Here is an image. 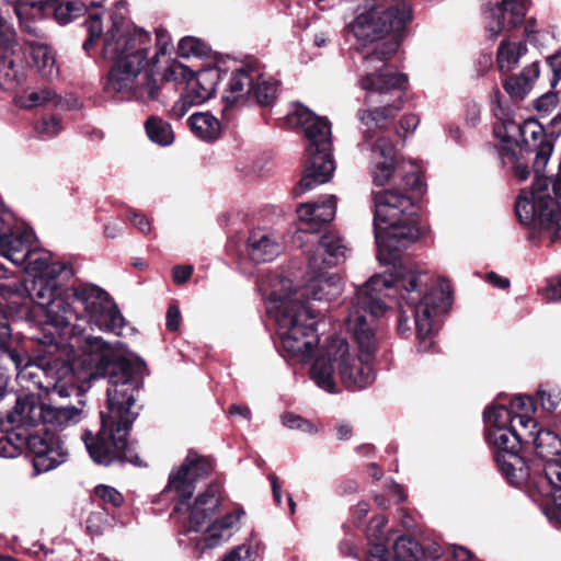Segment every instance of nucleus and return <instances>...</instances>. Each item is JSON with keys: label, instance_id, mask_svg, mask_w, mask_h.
Here are the masks:
<instances>
[{"label": "nucleus", "instance_id": "1", "mask_svg": "<svg viewBox=\"0 0 561 561\" xmlns=\"http://www.w3.org/2000/svg\"><path fill=\"white\" fill-rule=\"evenodd\" d=\"M431 277L412 263H394L390 275H374L359 287L348 310L346 328L357 346L351 352L345 339L331 337L310 368V378L329 393L339 392L335 376L345 388L360 390L375 380L374 360L379 346L376 321L387 311L383 291L394 288L399 295L398 332H411L413 318L419 339V352H428L433 335L438 330V316L446 310L449 285L443 280L439 288H430Z\"/></svg>", "mask_w": 561, "mask_h": 561}, {"label": "nucleus", "instance_id": "2", "mask_svg": "<svg viewBox=\"0 0 561 561\" xmlns=\"http://www.w3.org/2000/svg\"><path fill=\"white\" fill-rule=\"evenodd\" d=\"M0 353L13 363L18 375L36 368L44 375L39 386L60 398L80 396L89 389L91 380L108 379L107 413L101 414L102 428L94 437L84 431L81 438L95 463L110 466L115 461H127L140 466V458L127 442L133 422L138 415L136 402L142 388L141 360L131 362L102 337H84L83 352L79 358L67 363L59 357L38 356L35 360L23 350L13 345L12 330L8 319L0 314Z\"/></svg>", "mask_w": 561, "mask_h": 561}, {"label": "nucleus", "instance_id": "3", "mask_svg": "<svg viewBox=\"0 0 561 561\" xmlns=\"http://www.w3.org/2000/svg\"><path fill=\"white\" fill-rule=\"evenodd\" d=\"M88 38L82 48L90 54L103 35L102 57L113 61L104 83L106 93L119 99H135L141 102L156 101L164 82L186 83L193 71L178 60H171L162 75L156 70L161 56L173 50V43L167 30H156L154 50L151 35L141 27L129 24L123 18H111V24L103 33L101 16L89 14L85 21Z\"/></svg>", "mask_w": 561, "mask_h": 561}, {"label": "nucleus", "instance_id": "4", "mask_svg": "<svg viewBox=\"0 0 561 561\" xmlns=\"http://www.w3.org/2000/svg\"><path fill=\"white\" fill-rule=\"evenodd\" d=\"M259 288L266 300L267 313L275 321L283 350L300 363L309 362L319 344L316 319L324 309L299 308L295 300L287 299L283 289L289 290L290 282L277 274L263 277Z\"/></svg>", "mask_w": 561, "mask_h": 561}, {"label": "nucleus", "instance_id": "5", "mask_svg": "<svg viewBox=\"0 0 561 561\" xmlns=\"http://www.w3.org/2000/svg\"><path fill=\"white\" fill-rule=\"evenodd\" d=\"M374 230L379 260H394L396 253L420 236L412 198L397 190L373 193Z\"/></svg>", "mask_w": 561, "mask_h": 561}, {"label": "nucleus", "instance_id": "6", "mask_svg": "<svg viewBox=\"0 0 561 561\" xmlns=\"http://www.w3.org/2000/svg\"><path fill=\"white\" fill-rule=\"evenodd\" d=\"M82 413L76 407H53L34 394L18 397L14 407L7 414L12 428L5 434L0 433V457L14 458L23 449H27L30 428L44 424L50 430H66L78 424Z\"/></svg>", "mask_w": 561, "mask_h": 561}, {"label": "nucleus", "instance_id": "7", "mask_svg": "<svg viewBox=\"0 0 561 561\" xmlns=\"http://www.w3.org/2000/svg\"><path fill=\"white\" fill-rule=\"evenodd\" d=\"M293 127H301L309 142L306 148V167L295 194L300 195L330 181L335 170L331 152V125L327 118L299 104L286 116Z\"/></svg>", "mask_w": 561, "mask_h": 561}, {"label": "nucleus", "instance_id": "8", "mask_svg": "<svg viewBox=\"0 0 561 561\" xmlns=\"http://www.w3.org/2000/svg\"><path fill=\"white\" fill-rule=\"evenodd\" d=\"M483 420L485 439L497 449L494 459L499 470L510 484L519 486L528 472L524 459L518 455L522 427H518L513 411L502 404L492 405L485 409Z\"/></svg>", "mask_w": 561, "mask_h": 561}, {"label": "nucleus", "instance_id": "9", "mask_svg": "<svg viewBox=\"0 0 561 561\" xmlns=\"http://www.w3.org/2000/svg\"><path fill=\"white\" fill-rule=\"evenodd\" d=\"M227 76L222 101L227 106L253 100L260 105H271L277 94V81L259 62L247 64Z\"/></svg>", "mask_w": 561, "mask_h": 561}, {"label": "nucleus", "instance_id": "10", "mask_svg": "<svg viewBox=\"0 0 561 561\" xmlns=\"http://www.w3.org/2000/svg\"><path fill=\"white\" fill-rule=\"evenodd\" d=\"M72 296L84 309L89 322L101 331L121 334L125 320L110 295L93 284L72 287Z\"/></svg>", "mask_w": 561, "mask_h": 561}, {"label": "nucleus", "instance_id": "11", "mask_svg": "<svg viewBox=\"0 0 561 561\" xmlns=\"http://www.w3.org/2000/svg\"><path fill=\"white\" fill-rule=\"evenodd\" d=\"M13 10L23 30L28 34L37 35V28L31 24L32 21L53 12L55 20L60 25H66L81 16L87 8L80 0L65 3H59L57 0H14Z\"/></svg>", "mask_w": 561, "mask_h": 561}, {"label": "nucleus", "instance_id": "12", "mask_svg": "<svg viewBox=\"0 0 561 561\" xmlns=\"http://www.w3.org/2000/svg\"><path fill=\"white\" fill-rule=\"evenodd\" d=\"M312 272L314 275L304 288L293 290V283H290V289H283V295H287V299L295 300L299 308L324 309V313L328 311V302L337 298L342 293L341 278L333 273ZM287 279L291 282L289 278Z\"/></svg>", "mask_w": 561, "mask_h": 561}, {"label": "nucleus", "instance_id": "13", "mask_svg": "<svg viewBox=\"0 0 561 561\" xmlns=\"http://www.w3.org/2000/svg\"><path fill=\"white\" fill-rule=\"evenodd\" d=\"M25 79L23 53L14 27L0 15V88L12 91Z\"/></svg>", "mask_w": 561, "mask_h": 561}, {"label": "nucleus", "instance_id": "14", "mask_svg": "<svg viewBox=\"0 0 561 561\" xmlns=\"http://www.w3.org/2000/svg\"><path fill=\"white\" fill-rule=\"evenodd\" d=\"M527 10V0H501L484 3L482 16L488 37L495 39L504 32L520 25Z\"/></svg>", "mask_w": 561, "mask_h": 561}, {"label": "nucleus", "instance_id": "15", "mask_svg": "<svg viewBox=\"0 0 561 561\" xmlns=\"http://www.w3.org/2000/svg\"><path fill=\"white\" fill-rule=\"evenodd\" d=\"M211 472L210 461L195 451H190L183 463L170 472L167 491L174 492L181 500L175 511L192 496L196 482L204 480Z\"/></svg>", "mask_w": 561, "mask_h": 561}, {"label": "nucleus", "instance_id": "16", "mask_svg": "<svg viewBox=\"0 0 561 561\" xmlns=\"http://www.w3.org/2000/svg\"><path fill=\"white\" fill-rule=\"evenodd\" d=\"M44 434H30L27 450L32 454L33 467L37 473L47 472L59 465L64 463L68 458V449L60 436L54 432L59 430L47 428L44 424Z\"/></svg>", "mask_w": 561, "mask_h": 561}, {"label": "nucleus", "instance_id": "17", "mask_svg": "<svg viewBox=\"0 0 561 561\" xmlns=\"http://www.w3.org/2000/svg\"><path fill=\"white\" fill-rule=\"evenodd\" d=\"M10 213L0 204V255L15 265H23L31 256L30 249L33 245L34 234L28 229L7 232L10 228Z\"/></svg>", "mask_w": 561, "mask_h": 561}, {"label": "nucleus", "instance_id": "18", "mask_svg": "<svg viewBox=\"0 0 561 561\" xmlns=\"http://www.w3.org/2000/svg\"><path fill=\"white\" fill-rule=\"evenodd\" d=\"M519 425L522 427L520 445L533 444L536 455L546 462L554 460V457L561 453V440L550 430L540 428L531 416L520 415Z\"/></svg>", "mask_w": 561, "mask_h": 561}, {"label": "nucleus", "instance_id": "19", "mask_svg": "<svg viewBox=\"0 0 561 561\" xmlns=\"http://www.w3.org/2000/svg\"><path fill=\"white\" fill-rule=\"evenodd\" d=\"M347 245L336 233L323 234L314 249L308 252V266L311 271L333 267L346 259Z\"/></svg>", "mask_w": 561, "mask_h": 561}, {"label": "nucleus", "instance_id": "20", "mask_svg": "<svg viewBox=\"0 0 561 561\" xmlns=\"http://www.w3.org/2000/svg\"><path fill=\"white\" fill-rule=\"evenodd\" d=\"M221 485L210 483L206 490L197 495L193 505H187L190 531H201L211 522L221 504Z\"/></svg>", "mask_w": 561, "mask_h": 561}, {"label": "nucleus", "instance_id": "21", "mask_svg": "<svg viewBox=\"0 0 561 561\" xmlns=\"http://www.w3.org/2000/svg\"><path fill=\"white\" fill-rule=\"evenodd\" d=\"M336 203L335 195H327L316 202L300 204L296 213L302 226L301 229L312 233L319 231L335 217Z\"/></svg>", "mask_w": 561, "mask_h": 561}, {"label": "nucleus", "instance_id": "22", "mask_svg": "<svg viewBox=\"0 0 561 561\" xmlns=\"http://www.w3.org/2000/svg\"><path fill=\"white\" fill-rule=\"evenodd\" d=\"M282 244L275 233L267 229H253L247 241V251L255 263L273 261L282 253Z\"/></svg>", "mask_w": 561, "mask_h": 561}, {"label": "nucleus", "instance_id": "23", "mask_svg": "<svg viewBox=\"0 0 561 561\" xmlns=\"http://www.w3.org/2000/svg\"><path fill=\"white\" fill-rule=\"evenodd\" d=\"M242 515H244V511L237 510L213 523L209 522L206 524V531L203 538L196 543V548L201 550L213 549L229 540L232 536L233 527L237 526Z\"/></svg>", "mask_w": 561, "mask_h": 561}, {"label": "nucleus", "instance_id": "24", "mask_svg": "<svg viewBox=\"0 0 561 561\" xmlns=\"http://www.w3.org/2000/svg\"><path fill=\"white\" fill-rule=\"evenodd\" d=\"M528 477L519 484L528 483L538 488L542 495H550L557 489H561V463L556 459L537 463L536 469H530L526 463Z\"/></svg>", "mask_w": 561, "mask_h": 561}, {"label": "nucleus", "instance_id": "25", "mask_svg": "<svg viewBox=\"0 0 561 561\" xmlns=\"http://www.w3.org/2000/svg\"><path fill=\"white\" fill-rule=\"evenodd\" d=\"M221 71L218 67H207L193 72V78L187 85V93L191 102L202 104L209 100L216 90L218 82L221 80Z\"/></svg>", "mask_w": 561, "mask_h": 561}, {"label": "nucleus", "instance_id": "26", "mask_svg": "<svg viewBox=\"0 0 561 561\" xmlns=\"http://www.w3.org/2000/svg\"><path fill=\"white\" fill-rule=\"evenodd\" d=\"M71 298H73L72 287H69L62 289L49 302H45L43 311L48 324L57 329H64L70 324L71 319L75 318V311L70 302Z\"/></svg>", "mask_w": 561, "mask_h": 561}, {"label": "nucleus", "instance_id": "27", "mask_svg": "<svg viewBox=\"0 0 561 561\" xmlns=\"http://www.w3.org/2000/svg\"><path fill=\"white\" fill-rule=\"evenodd\" d=\"M539 76V66L531 62L518 75L510 76L504 81V89L515 100H523L531 90L534 81Z\"/></svg>", "mask_w": 561, "mask_h": 561}, {"label": "nucleus", "instance_id": "28", "mask_svg": "<svg viewBox=\"0 0 561 561\" xmlns=\"http://www.w3.org/2000/svg\"><path fill=\"white\" fill-rule=\"evenodd\" d=\"M187 124L192 133L203 141L213 142L220 137L221 124L217 117L208 112L192 114Z\"/></svg>", "mask_w": 561, "mask_h": 561}, {"label": "nucleus", "instance_id": "29", "mask_svg": "<svg viewBox=\"0 0 561 561\" xmlns=\"http://www.w3.org/2000/svg\"><path fill=\"white\" fill-rule=\"evenodd\" d=\"M500 156L504 165L512 167L514 175L517 179L525 181L529 178L530 170L527 164L522 162L524 159V149L522 145L513 141L508 137H504Z\"/></svg>", "mask_w": 561, "mask_h": 561}, {"label": "nucleus", "instance_id": "30", "mask_svg": "<svg viewBox=\"0 0 561 561\" xmlns=\"http://www.w3.org/2000/svg\"><path fill=\"white\" fill-rule=\"evenodd\" d=\"M30 47L32 60L39 75L47 80L58 77L59 69L56 65V57L51 48L46 44L36 42H32Z\"/></svg>", "mask_w": 561, "mask_h": 561}, {"label": "nucleus", "instance_id": "31", "mask_svg": "<svg viewBox=\"0 0 561 561\" xmlns=\"http://www.w3.org/2000/svg\"><path fill=\"white\" fill-rule=\"evenodd\" d=\"M13 102L23 110H32L48 103L61 104V100L57 96L56 92L49 88L24 90L14 95Z\"/></svg>", "mask_w": 561, "mask_h": 561}, {"label": "nucleus", "instance_id": "32", "mask_svg": "<svg viewBox=\"0 0 561 561\" xmlns=\"http://www.w3.org/2000/svg\"><path fill=\"white\" fill-rule=\"evenodd\" d=\"M527 53L524 42L503 41L497 49V66L502 72L514 69L519 59Z\"/></svg>", "mask_w": 561, "mask_h": 561}, {"label": "nucleus", "instance_id": "33", "mask_svg": "<svg viewBox=\"0 0 561 561\" xmlns=\"http://www.w3.org/2000/svg\"><path fill=\"white\" fill-rule=\"evenodd\" d=\"M149 139L160 146H169L174 141V133L171 125L160 117L151 116L145 123Z\"/></svg>", "mask_w": 561, "mask_h": 561}, {"label": "nucleus", "instance_id": "34", "mask_svg": "<svg viewBox=\"0 0 561 561\" xmlns=\"http://www.w3.org/2000/svg\"><path fill=\"white\" fill-rule=\"evenodd\" d=\"M262 542L260 538L251 534V536L241 545L230 550L222 561H255L260 556Z\"/></svg>", "mask_w": 561, "mask_h": 561}, {"label": "nucleus", "instance_id": "35", "mask_svg": "<svg viewBox=\"0 0 561 561\" xmlns=\"http://www.w3.org/2000/svg\"><path fill=\"white\" fill-rule=\"evenodd\" d=\"M394 561H417L422 552L421 546L411 537L401 536L393 545Z\"/></svg>", "mask_w": 561, "mask_h": 561}, {"label": "nucleus", "instance_id": "36", "mask_svg": "<svg viewBox=\"0 0 561 561\" xmlns=\"http://www.w3.org/2000/svg\"><path fill=\"white\" fill-rule=\"evenodd\" d=\"M61 118L57 115L44 116L35 122L34 130L42 139H51L62 130Z\"/></svg>", "mask_w": 561, "mask_h": 561}, {"label": "nucleus", "instance_id": "37", "mask_svg": "<svg viewBox=\"0 0 561 561\" xmlns=\"http://www.w3.org/2000/svg\"><path fill=\"white\" fill-rule=\"evenodd\" d=\"M61 290L62 288L58 287L55 282L39 278L35 282L33 299L42 309H44L45 302H49V300L54 299Z\"/></svg>", "mask_w": 561, "mask_h": 561}, {"label": "nucleus", "instance_id": "38", "mask_svg": "<svg viewBox=\"0 0 561 561\" xmlns=\"http://www.w3.org/2000/svg\"><path fill=\"white\" fill-rule=\"evenodd\" d=\"M537 399L545 411L552 413L561 403V390L556 387L540 386L537 390Z\"/></svg>", "mask_w": 561, "mask_h": 561}, {"label": "nucleus", "instance_id": "39", "mask_svg": "<svg viewBox=\"0 0 561 561\" xmlns=\"http://www.w3.org/2000/svg\"><path fill=\"white\" fill-rule=\"evenodd\" d=\"M178 49L182 57L204 56L208 51V46L197 37L186 36L180 41Z\"/></svg>", "mask_w": 561, "mask_h": 561}, {"label": "nucleus", "instance_id": "40", "mask_svg": "<svg viewBox=\"0 0 561 561\" xmlns=\"http://www.w3.org/2000/svg\"><path fill=\"white\" fill-rule=\"evenodd\" d=\"M87 530L95 536L101 535L108 526V513L105 508L100 507L92 511L87 518Z\"/></svg>", "mask_w": 561, "mask_h": 561}, {"label": "nucleus", "instance_id": "41", "mask_svg": "<svg viewBox=\"0 0 561 561\" xmlns=\"http://www.w3.org/2000/svg\"><path fill=\"white\" fill-rule=\"evenodd\" d=\"M282 424L290 430H298L308 434L317 433V427L309 420L291 412H286L280 417Z\"/></svg>", "mask_w": 561, "mask_h": 561}, {"label": "nucleus", "instance_id": "42", "mask_svg": "<svg viewBox=\"0 0 561 561\" xmlns=\"http://www.w3.org/2000/svg\"><path fill=\"white\" fill-rule=\"evenodd\" d=\"M508 409L513 411V415L516 422L519 424L520 415L530 416L529 413L535 410L534 400L527 396H516L511 399Z\"/></svg>", "mask_w": 561, "mask_h": 561}, {"label": "nucleus", "instance_id": "43", "mask_svg": "<svg viewBox=\"0 0 561 561\" xmlns=\"http://www.w3.org/2000/svg\"><path fill=\"white\" fill-rule=\"evenodd\" d=\"M95 495L101 499L104 503L111 504L114 507H118L123 504V495L114 488L100 484L94 489Z\"/></svg>", "mask_w": 561, "mask_h": 561}, {"label": "nucleus", "instance_id": "44", "mask_svg": "<svg viewBox=\"0 0 561 561\" xmlns=\"http://www.w3.org/2000/svg\"><path fill=\"white\" fill-rule=\"evenodd\" d=\"M559 98L556 92H547L535 101V108L545 117L551 114L558 106Z\"/></svg>", "mask_w": 561, "mask_h": 561}, {"label": "nucleus", "instance_id": "45", "mask_svg": "<svg viewBox=\"0 0 561 561\" xmlns=\"http://www.w3.org/2000/svg\"><path fill=\"white\" fill-rule=\"evenodd\" d=\"M30 254L31 256L26 259V261L24 262L25 264V267L27 270H32L38 274H41V276L43 275V273L47 270V267H49V257L46 253H38L37 251H35L34 249H30Z\"/></svg>", "mask_w": 561, "mask_h": 561}, {"label": "nucleus", "instance_id": "46", "mask_svg": "<svg viewBox=\"0 0 561 561\" xmlns=\"http://www.w3.org/2000/svg\"><path fill=\"white\" fill-rule=\"evenodd\" d=\"M551 499L547 503L545 513L549 518H557L561 520V489L550 492Z\"/></svg>", "mask_w": 561, "mask_h": 561}, {"label": "nucleus", "instance_id": "47", "mask_svg": "<svg viewBox=\"0 0 561 561\" xmlns=\"http://www.w3.org/2000/svg\"><path fill=\"white\" fill-rule=\"evenodd\" d=\"M542 294L549 301H561V276L548 279Z\"/></svg>", "mask_w": 561, "mask_h": 561}, {"label": "nucleus", "instance_id": "48", "mask_svg": "<svg viewBox=\"0 0 561 561\" xmlns=\"http://www.w3.org/2000/svg\"><path fill=\"white\" fill-rule=\"evenodd\" d=\"M387 518L383 515L374 517L368 525V536L377 540H382L383 529L387 525Z\"/></svg>", "mask_w": 561, "mask_h": 561}, {"label": "nucleus", "instance_id": "49", "mask_svg": "<svg viewBox=\"0 0 561 561\" xmlns=\"http://www.w3.org/2000/svg\"><path fill=\"white\" fill-rule=\"evenodd\" d=\"M339 550L341 554L346 557H353L355 559L359 558V550L355 542V539L351 536H346L339 543Z\"/></svg>", "mask_w": 561, "mask_h": 561}, {"label": "nucleus", "instance_id": "50", "mask_svg": "<svg viewBox=\"0 0 561 561\" xmlns=\"http://www.w3.org/2000/svg\"><path fill=\"white\" fill-rule=\"evenodd\" d=\"M181 323L180 309L175 305H171L167 311V328L169 331H176Z\"/></svg>", "mask_w": 561, "mask_h": 561}, {"label": "nucleus", "instance_id": "51", "mask_svg": "<svg viewBox=\"0 0 561 561\" xmlns=\"http://www.w3.org/2000/svg\"><path fill=\"white\" fill-rule=\"evenodd\" d=\"M128 219L129 221L138 228V230L142 233L150 232V222L148 218L141 214H138L136 211H129L128 213Z\"/></svg>", "mask_w": 561, "mask_h": 561}, {"label": "nucleus", "instance_id": "52", "mask_svg": "<svg viewBox=\"0 0 561 561\" xmlns=\"http://www.w3.org/2000/svg\"><path fill=\"white\" fill-rule=\"evenodd\" d=\"M192 272L191 265H178L173 268V279L176 284H183L191 277Z\"/></svg>", "mask_w": 561, "mask_h": 561}, {"label": "nucleus", "instance_id": "53", "mask_svg": "<svg viewBox=\"0 0 561 561\" xmlns=\"http://www.w3.org/2000/svg\"><path fill=\"white\" fill-rule=\"evenodd\" d=\"M67 266L59 262H49V267L43 273L42 278H55L67 272Z\"/></svg>", "mask_w": 561, "mask_h": 561}, {"label": "nucleus", "instance_id": "54", "mask_svg": "<svg viewBox=\"0 0 561 561\" xmlns=\"http://www.w3.org/2000/svg\"><path fill=\"white\" fill-rule=\"evenodd\" d=\"M404 185L408 187V188H411V190H416V191H421L422 188V180H421V175L419 172L416 171H411L409 172L404 179Z\"/></svg>", "mask_w": 561, "mask_h": 561}, {"label": "nucleus", "instance_id": "55", "mask_svg": "<svg viewBox=\"0 0 561 561\" xmlns=\"http://www.w3.org/2000/svg\"><path fill=\"white\" fill-rule=\"evenodd\" d=\"M547 61L551 68L554 80L561 79V53L549 56Z\"/></svg>", "mask_w": 561, "mask_h": 561}, {"label": "nucleus", "instance_id": "56", "mask_svg": "<svg viewBox=\"0 0 561 561\" xmlns=\"http://www.w3.org/2000/svg\"><path fill=\"white\" fill-rule=\"evenodd\" d=\"M419 117L414 114L404 115L400 121V126L404 131H414L419 125Z\"/></svg>", "mask_w": 561, "mask_h": 561}, {"label": "nucleus", "instance_id": "57", "mask_svg": "<svg viewBox=\"0 0 561 561\" xmlns=\"http://www.w3.org/2000/svg\"><path fill=\"white\" fill-rule=\"evenodd\" d=\"M312 42L316 47L325 48L331 42V34L329 31L316 32Z\"/></svg>", "mask_w": 561, "mask_h": 561}, {"label": "nucleus", "instance_id": "58", "mask_svg": "<svg viewBox=\"0 0 561 561\" xmlns=\"http://www.w3.org/2000/svg\"><path fill=\"white\" fill-rule=\"evenodd\" d=\"M486 280L490 284H492L493 286H495L497 288H501V289L507 288L510 286L508 278L502 277V276H500L499 274H496L494 272H490L486 275Z\"/></svg>", "mask_w": 561, "mask_h": 561}, {"label": "nucleus", "instance_id": "59", "mask_svg": "<svg viewBox=\"0 0 561 561\" xmlns=\"http://www.w3.org/2000/svg\"><path fill=\"white\" fill-rule=\"evenodd\" d=\"M192 104L193 103L191 102L190 94L187 93L184 98L174 104L172 111L178 117H182L187 111V105Z\"/></svg>", "mask_w": 561, "mask_h": 561}, {"label": "nucleus", "instance_id": "60", "mask_svg": "<svg viewBox=\"0 0 561 561\" xmlns=\"http://www.w3.org/2000/svg\"><path fill=\"white\" fill-rule=\"evenodd\" d=\"M10 374L5 367L0 365V400L4 398L8 391Z\"/></svg>", "mask_w": 561, "mask_h": 561}, {"label": "nucleus", "instance_id": "61", "mask_svg": "<svg viewBox=\"0 0 561 561\" xmlns=\"http://www.w3.org/2000/svg\"><path fill=\"white\" fill-rule=\"evenodd\" d=\"M229 413L231 415H240V416L244 417L245 420H250V416H251V411L248 407L238 405V404H232L229 408Z\"/></svg>", "mask_w": 561, "mask_h": 561}, {"label": "nucleus", "instance_id": "62", "mask_svg": "<svg viewBox=\"0 0 561 561\" xmlns=\"http://www.w3.org/2000/svg\"><path fill=\"white\" fill-rule=\"evenodd\" d=\"M268 479L272 484L273 497H274L275 502L279 504L282 501V492H280V484L278 482V478L275 474H270Z\"/></svg>", "mask_w": 561, "mask_h": 561}, {"label": "nucleus", "instance_id": "63", "mask_svg": "<svg viewBox=\"0 0 561 561\" xmlns=\"http://www.w3.org/2000/svg\"><path fill=\"white\" fill-rule=\"evenodd\" d=\"M453 554L459 561H467L471 558V552L463 547H453Z\"/></svg>", "mask_w": 561, "mask_h": 561}, {"label": "nucleus", "instance_id": "64", "mask_svg": "<svg viewBox=\"0 0 561 561\" xmlns=\"http://www.w3.org/2000/svg\"><path fill=\"white\" fill-rule=\"evenodd\" d=\"M369 512V505L368 503L366 502H359L355 510H354V515L357 519H363L364 517H366V515L368 514Z\"/></svg>", "mask_w": 561, "mask_h": 561}]
</instances>
